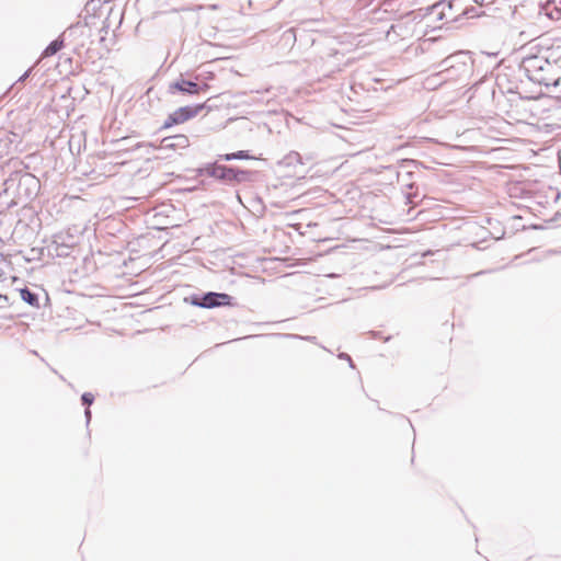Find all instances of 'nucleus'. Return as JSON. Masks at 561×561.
Returning a JSON list of instances; mask_svg holds the SVG:
<instances>
[{"instance_id": "11", "label": "nucleus", "mask_w": 561, "mask_h": 561, "mask_svg": "<svg viewBox=\"0 0 561 561\" xmlns=\"http://www.w3.org/2000/svg\"><path fill=\"white\" fill-rule=\"evenodd\" d=\"M21 298L33 307H38V297L30 291L27 288H22L20 290Z\"/></svg>"}, {"instance_id": "16", "label": "nucleus", "mask_w": 561, "mask_h": 561, "mask_svg": "<svg viewBox=\"0 0 561 561\" xmlns=\"http://www.w3.org/2000/svg\"><path fill=\"white\" fill-rule=\"evenodd\" d=\"M412 174H413V172H412V171H408V172H407V175H412Z\"/></svg>"}, {"instance_id": "8", "label": "nucleus", "mask_w": 561, "mask_h": 561, "mask_svg": "<svg viewBox=\"0 0 561 561\" xmlns=\"http://www.w3.org/2000/svg\"><path fill=\"white\" fill-rule=\"evenodd\" d=\"M507 190L512 198H524L529 195L528 192L525 191L522 182H510Z\"/></svg>"}, {"instance_id": "1", "label": "nucleus", "mask_w": 561, "mask_h": 561, "mask_svg": "<svg viewBox=\"0 0 561 561\" xmlns=\"http://www.w3.org/2000/svg\"><path fill=\"white\" fill-rule=\"evenodd\" d=\"M519 69L533 82L546 87L558 88L561 85V78L556 76L557 65L547 57L529 55L522 59Z\"/></svg>"}, {"instance_id": "7", "label": "nucleus", "mask_w": 561, "mask_h": 561, "mask_svg": "<svg viewBox=\"0 0 561 561\" xmlns=\"http://www.w3.org/2000/svg\"><path fill=\"white\" fill-rule=\"evenodd\" d=\"M190 145L188 138L185 135H174L164 137L161 140V148L163 149H183Z\"/></svg>"}, {"instance_id": "14", "label": "nucleus", "mask_w": 561, "mask_h": 561, "mask_svg": "<svg viewBox=\"0 0 561 561\" xmlns=\"http://www.w3.org/2000/svg\"><path fill=\"white\" fill-rule=\"evenodd\" d=\"M31 71H32V69H28L27 71H25L24 75L20 77L18 82H23L30 76Z\"/></svg>"}, {"instance_id": "13", "label": "nucleus", "mask_w": 561, "mask_h": 561, "mask_svg": "<svg viewBox=\"0 0 561 561\" xmlns=\"http://www.w3.org/2000/svg\"><path fill=\"white\" fill-rule=\"evenodd\" d=\"M82 401L83 403L90 405L93 402V396L91 393H83Z\"/></svg>"}, {"instance_id": "5", "label": "nucleus", "mask_w": 561, "mask_h": 561, "mask_svg": "<svg viewBox=\"0 0 561 561\" xmlns=\"http://www.w3.org/2000/svg\"><path fill=\"white\" fill-rule=\"evenodd\" d=\"M208 89V85L205 83L203 85H199L198 83L185 80L183 78L170 83L169 85V92L171 94H174L176 92L185 93V94H198L201 91H206Z\"/></svg>"}, {"instance_id": "2", "label": "nucleus", "mask_w": 561, "mask_h": 561, "mask_svg": "<svg viewBox=\"0 0 561 561\" xmlns=\"http://www.w3.org/2000/svg\"><path fill=\"white\" fill-rule=\"evenodd\" d=\"M462 57L463 55L461 53H457L442 60L438 65L442 69L433 77L427 78V84L434 85L436 84V79L442 82L451 79L454 76H458L460 72H465L467 70V64L460 60Z\"/></svg>"}, {"instance_id": "6", "label": "nucleus", "mask_w": 561, "mask_h": 561, "mask_svg": "<svg viewBox=\"0 0 561 561\" xmlns=\"http://www.w3.org/2000/svg\"><path fill=\"white\" fill-rule=\"evenodd\" d=\"M231 299V296L227 294L208 293L203 296L201 301H195L194 304L203 308H215L220 306H230Z\"/></svg>"}, {"instance_id": "4", "label": "nucleus", "mask_w": 561, "mask_h": 561, "mask_svg": "<svg viewBox=\"0 0 561 561\" xmlns=\"http://www.w3.org/2000/svg\"><path fill=\"white\" fill-rule=\"evenodd\" d=\"M197 175H250L249 171L236 168H228L218 162L208 163L205 168L198 169Z\"/></svg>"}, {"instance_id": "12", "label": "nucleus", "mask_w": 561, "mask_h": 561, "mask_svg": "<svg viewBox=\"0 0 561 561\" xmlns=\"http://www.w3.org/2000/svg\"><path fill=\"white\" fill-rule=\"evenodd\" d=\"M245 158H249V154L247 151H243V150H240L238 152H234V153H228V154H225V156H219V159H224V160H232V159H245Z\"/></svg>"}, {"instance_id": "15", "label": "nucleus", "mask_w": 561, "mask_h": 561, "mask_svg": "<svg viewBox=\"0 0 561 561\" xmlns=\"http://www.w3.org/2000/svg\"><path fill=\"white\" fill-rule=\"evenodd\" d=\"M23 175L31 176V175H33V174H32V173H28V172H25Z\"/></svg>"}, {"instance_id": "10", "label": "nucleus", "mask_w": 561, "mask_h": 561, "mask_svg": "<svg viewBox=\"0 0 561 561\" xmlns=\"http://www.w3.org/2000/svg\"><path fill=\"white\" fill-rule=\"evenodd\" d=\"M301 163V157L298 152L291 151L278 161L279 165L293 167Z\"/></svg>"}, {"instance_id": "9", "label": "nucleus", "mask_w": 561, "mask_h": 561, "mask_svg": "<svg viewBox=\"0 0 561 561\" xmlns=\"http://www.w3.org/2000/svg\"><path fill=\"white\" fill-rule=\"evenodd\" d=\"M64 47V41L61 38H57L53 41L42 53V58L50 57L58 53Z\"/></svg>"}, {"instance_id": "3", "label": "nucleus", "mask_w": 561, "mask_h": 561, "mask_svg": "<svg viewBox=\"0 0 561 561\" xmlns=\"http://www.w3.org/2000/svg\"><path fill=\"white\" fill-rule=\"evenodd\" d=\"M204 108V104H198L194 106H182L171 113L162 125V129L169 128L173 125L182 124L193 117H195Z\"/></svg>"}]
</instances>
